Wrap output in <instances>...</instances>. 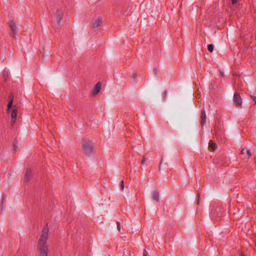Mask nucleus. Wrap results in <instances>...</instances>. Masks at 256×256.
Returning <instances> with one entry per match:
<instances>
[{
    "label": "nucleus",
    "mask_w": 256,
    "mask_h": 256,
    "mask_svg": "<svg viewBox=\"0 0 256 256\" xmlns=\"http://www.w3.org/2000/svg\"><path fill=\"white\" fill-rule=\"evenodd\" d=\"M48 228L44 227L42 232V235L38 244V250L39 251V256H48V245L47 240L48 238Z\"/></svg>",
    "instance_id": "nucleus-1"
},
{
    "label": "nucleus",
    "mask_w": 256,
    "mask_h": 256,
    "mask_svg": "<svg viewBox=\"0 0 256 256\" xmlns=\"http://www.w3.org/2000/svg\"><path fill=\"white\" fill-rule=\"evenodd\" d=\"M80 151L86 156H92L96 152L94 142L90 138H82L80 144Z\"/></svg>",
    "instance_id": "nucleus-2"
},
{
    "label": "nucleus",
    "mask_w": 256,
    "mask_h": 256,
    "mask_svg": "<svg viewBox=\"0 0 256 256\" xmlns=\"http://www.w3.org/2000/svg\"><path fill=\"white\" fill-rule=\"evenodd\" d=\"M13 99L12 95L9 96L6 110V113L11 117V123L12 124L16 122L18 112V108L16 105L14 104Z\"/></svg>",
    "instance_id": "nucleus-3"
},
{
    "label": "nucleus",
    "mask_w": 256,
    "mask_h": 256,
    "mask_svg": "<svg viewBox=\"0 0 256 256\" xmlns=\"http://www.w3.org/2000/svg\"><path fill=\"white\" fill-rule=\"evenodd\" d=\"M104 22V18L101 16H98L92 20V28L94 30H98L103 24Z\"/></svg>",
    "instance_id": "nucleus-4"
},
{
    "label": "nucleus",
    "mask_w": 256,
    "mask_h": 256,
    "mask_svg": "<svg viewBox=\"0 0 256 256\" xmlns=\"http://www.w3.org/2000/svg\"><path fill=\"white\" fill-rule=\"evenodd\" d=\"M64 16V12L62 10L58 9L54 14L55 20L58 24H60Z\"/></svg>",
    "instance_id": "nucleus-5"
},
{
    "label": "nucleus",
    "mask_w": 256,
    "mask_h": 256,
    "mask_svg": "<svg viewBox=\"0 0 256 256\" xmlns=\"http://www.w3.org/2000/svg\"><path fill=\"white\" fill-rule=\"evenodd\" d=\"M8 24L10 28L11 32L13 35H15L17 32V27L16 22L12 19H10L8 20Z\"/></svg>",
    "instance_id": "nucleus-6"
},
{
    "label": "nucleus",
    "mask_w": 256,
    "mask_h": 256,
    "mask_svg": "<svg viewBox=\"0 0 256 256\" xmlns=\"http://www.w3.org/2000/svg\"><path fill=\"white\" fill-rule=\"evenodd\" d=\"M102 88V82H98L95 86H94L92 91V94L93 96H96L100 92Z\"/></svg>",
    "instance_id": "nucleus-7"
},
{
    "label": "nucleus",
    "mask_w": 256,
    "mask_h": 256,
    "mask_svg": "<svg viewBox=\"0 0 256 256\" xmlns=\"http://www.w3.org/2000/svg\"><path fill=\"white\" fill-rule=\"evenodd\" d=\"M32 170L30 168H28L26 170L24 180L26 182H28L32 177Z\"/></svg>",
    "instance_id": "nucleus-8"
},
{
    "label": "nucleus",
    "mask_w": 256,
    "mask_h": 256,
    "mask_svg": "<svg viewBox=\"0 0 256 256\" xmlns=\"http://www.w3.org/2000/svg\"><path fill=\"white\" fill-rule=\"evenodd\" d=\"M234 100L237 106H241L242 104V98L238 94H234Z\"/></svg>",
    "instance_id": "nucleus-9"
},
{
    "label": "nucleus",
    "mask_w": 256,
    "mask_h": 256,
    "mask_svg": "<svg viewBox=\"0 0 256 256\" xmlns=\"http://www.w3.org/2000/svg\"><path fill=\"white\" fill-rule=\"evenodd\" d=\"M240 154H244V156L246 158H250L252 156V153L250 151L246 148H243L241 150Z\"/></svg>",
    "instance_id": "nucleus-10"
},
{
    "label": "nucleus",
    "mask_w": 256,
    "mask_h": 256,
    "mask_svg": "<svg viewBox=\"0 0 256 256\" xmlns=\"http://www.w3.org/2000/svg\"><path fill=\"white\" fill-rule=\"evenodd\" d=\"M217 148L216 144L212 140H210L209 142L208 148L212 151H214Z\"/></svg>",
    "instance_id": "nucleus-11"
},
{
    "label": "nucleus",
    "mask_w": 256,
    "mask_h": 256,
    "mask_svg": "<svg viewBox=\"0 0 256 256\" xmlns=\"http://www.w3.org/2000/svg\"><path fill=\"white\" fill-rule=\"evenodd\" d=\"M200 118L202 124H204L206 121V114L204 110L201 112Z\"/></svg>",
    "instance_id": "nucleus-12"
},
{
    "label": "nucleus",
    "mask_w": 256,
    "mask_h": 256,
    "mask_svg": "<svg viewBox=\"0 0 256 256\" xmlns=\"http://www.w3.org/2000/svg\"><path fill=\"white\" fill-rule=\"evenodd\" d=\"M152 198L158 202L160 198V194L158 192L154 191L152 193Z\"/></svg>",
    "instance_id": "nucleus-13"
},
{
    "label": "nucleus",
    "mask_w": 256,
    "mask_h": 256,
    "mask_svg": "<svg viewBox=\"0 0 256 256\" xmlns=\"http://www.w3.org/2000/svg\"><path fill=\"white\" fill-rule=\"evenodd\" d=\"M208 49L209 52H212L213 51V50H214V46H213V45L212 44H209V45H208Z\"/></svg>",
    "instance_id": "nucleus-14"
},
{
    "label": "nucleus",
    "mask_w": 256,
    "mask_h": 256,
    "mask_svg": "<svg viewBox=\"0 0 256 256\" xmlns=\"http://www.w3.org/2000/svg\"><path fill=\"white\" fill-rule=\"evenodd\" d=\"M120 188L122 190H123L124 188V182L123 180H122L120 182Z\"/></svg>",
    "instance_id": "nucleus-15"
},
{
    "label": "nucleus",
    "mask_w": 256,
    "mask_h": 256,
    "mask_svg": "<svg viewBox=\"0 0 256 256\" xmlns=\"http://www.w3.org/2000/svg\"><path fill=\"white\" fill-rule=\"evenodd\" d=\"M232 4L236 3L238 0H231Z\"/></svg>",
    "instance_id": "nucleus-16"
},
{
    "label": "nucleus",
    "mask_w": 256,
    "mask_h": 256,
    "mask_svg": "<svg viewBox=\"0 0 256 256\" xmlns=\"http://www.w3.org/2000/svg\"><path fill=\"white\" fill-rule=\"evenodd\" d=\"M252 99H253L254 101L255 102V103L256 104V96H253Z\"/></svg>",
    "instance_id": "nucleus-17"
},
{
    "label": "nucleus",
    "mask_w": 256,
    "mask_h": 256,
    "mask_svg": "<svg viewBox=\"0 0 256 256\" xmlns=\"http://www.w3.org/2000/svg\"><path fill=\"white\" fill-rule=\"evenodd\" d=\"M144 256H147V253L146 252H144Z\"/></svg>",
    "instance_id": "nucleus-18"
},
{
    "label": "nucleus",
    "mask_w": 256,
    "mask_h": 256,
    "mask_svg": "<svg viewBox=\"0 0 256 256\" xmlns=\"http://www.w3.org/2000/svg\"><path fill=\"white\" fill-rule=\"evenodd\" d=\"M142 163L144 162V160H142Z\"/></svg>",
    "instance_id": "nucleus-19"
}]
</instances>
